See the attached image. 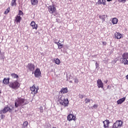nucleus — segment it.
<instances>
[{
	"label": "nucleus",
	"instance_id": "nucleus-1",
	"mask_svg": "<svg viewBox=\"0 0 128 128\" xmlns=\"http://www.w3.org/2000/svg\"><path fill=\"white\" fill-rule=\"evenodd\" d=\"M58 102L60 104H62L64 106H68L69 104L68 99H64V96H62L60 98Z\"/></svg>",
	"mask_w": 128,
	"mask_h": 128
},
{
	"label": "nucleus",
	"instance_id": "nucleus-2",
	"mask_svg": "<svg viewBox=\"0 0 128 128\" xmlns=\"http://www.w3.org/2000/svg\"><path fill=\"white\" fill-rule=\"evenodd\" d=\"M28 104V102H26V100L22 98H18L17 101V106H24L26 104Z\"/></svg>",
	"mask_w": 128,
	"mask_h": 128
},
{
	"label": "nucleus",
	"instance_id": "nucleus-3",
	"mask_svg": "<svg viewBox=\"0 0 128 128\" xmlns=\"http://www.w3.org/2000/svg\"><path fill=\"white\" fill-rule=\"evenodd\" d=\"M122 120H118L114 123L112 127V128H122Z\"/></svg>",
	"mask_w": 128,
	"mask_h": 128
},
{
	"label": "nucleus",
	"instance_id": "nucleus-4",
	"mask_svg": "<svg viewBox=\"0 0 128 128\" xmlns=\"http://www.w3.org/2000/svg\"><path fill=\"white\" fill-rule=\"evenodd\" d=\"M48 11L50 14H54L56 12V6H54V5H50L48 6Z\"/></svg>",
	"mask_w": 128,
	"mask_h": 128
},
{
	"label": "nucleus",
	"instance_id": "nucleus-5",
	"mask_svg": "<svg viewBox=\"0 0 128 128\" xmlns=\"http://www.w3.org/2000/svg\"><path fill=\"white\" fill-rule=\"evenodd\" d=\"M27 70L30 72H34L36 68V66L34 64L32 63H28L26 66Z\"/></svg>",
	"mask_w": 128,
	"mask_h": 128
},
{
	"label": "nucleus",
	"instance_id": "nucleus-6",
	"mask_svg": "<svg viewBox=\"0 0 128 128\" xmlns=\"http://www.w3.org/2000/svg\"><path fill=\"white\" fill-rule=\"evenodd\" d=\"M30 90L32 92V94H36L38 91V87H36V86L34 84L32 87L30 88Z\"/></svg>",
	"mask_w": 128,
	"mask_h": 128
},
{
	"label": "nucleus",
	"instance_id": "nucleus-7",
	"mask_svg": "<svg viewBox=\"0 0 128 128\" xmlns=\"http://www.w3.org/2000/svg\"><path fill=\"white\" fill-rule=\"evenodd\" d=\"M35 78H40L42 76V72L39 68H36L34 72Z\"/></svg>",
	"mask_w": 128,
	"mask_h": 128
},
{
	"label": "nucleus",
	"instance_id": "nucleus-8",
	"mask_svg": "<svg viewBox=\"0 0 128 128\" xmlns=\"http://www.w3.org/2000/svg\"><path fill=\"white\" fill-rule=\"evenodd\" d=\"M98 87L100 88H104V83L102 80L98 79L97 81Z\"/></svg>",
	"mask_w": 128,
	"mask_h": 128
},
{
	"label": "nucleus",
	"instance_id": "nucleus-9",
	"mask_svg": "<svg viewBox=\"0 0 128 128\" xmlns=\"http://www.w3.org/2000/svg\"><path fill=\"white\" fill-rule=\"evenodd\" d=\"M30 26H32L33 30H38V24H36L34 21H32L30 24Z\"/></svg>",
	"mask_w": 128,
	"mask_h": 128
},
{
	"label": "nucleus",
	"instance_id": "nucleus-10",
	"mask_svg": "<svg viewBox=\"0 0 128 128\" xmlns=\"http://www.w3.org/2000/svg\"><path fill=\"white\" fill-rule=\"evenodd\" d=\"M68 120L70 122V120H76V116L74 114H70L67 116Z\"/></svg>",
	"mask_w": 128,
	"mask_h": 128
},
{
	"label": "nucleus",
	"instance_id": "nucleus-11",
	"mask_svg": "<svg viewBox=\"0 0 128 128\" xmlns=\"http://www.w3.org/2000/svg\"><path fill=\"white\" fill-rule=\"evenodd\" d=\"M12 112V108L9 107H5L2 110V112Z\"/></svg>",
	"mask_w": 128,
	"mask_h": 128
},
{
	"label": "nucleus",
	"instance_id": "nucleus-12",
	"mask_svg": "<svg viewBox=\"0 0 128 128\" xmlns=\"http://www.w3.org/2000/svg\"><path fill=\"white\" fill-rule=\"evenodd\" d=\"M114 36L117 40H120V38L122 36V34L118 32H116L114 34Z\"/></svg>",
	"mask_w": 128,
	"mask_h": 128
},
{
	"label": "nucleus",
	"instance_id": "nucleus-13",
	"mask_svg": "<svg viewBox=\"0 0 128 128\" xmlns=\"http://www.w3.org/2000/svg\"><path fill=\"white\" fill-rule=\"evenodd\" d=\"M9 86L10 88H16V82H10Z\"/></svg>",
	"mask_w": 128,
	"mask_h": 128
},
{
	"label": "nucleus",
	"instance_id": "nucleus-14",
	"mask_svg": "<svg viewBox=\"0 0 128 128\" xmlns=\"http://www.w3.org/2000/svg\"><path fill=\"white\" fill-rule=\"evenodd\" d=\"M60 94H68V88H62L60 90Z\"/></svg>",
	"mask_w": 128,
	"mask_h": 128
},
{
	"label": "nucleus",
	"instance_id": "nucleus-15",
	"mask_svg": "<svg viewBox=\"0 0 128 128\" xmlns=\"http://www.w3.org/2000/svg\"><path fill=\"white\" fill-rule=\"evenodd\" d=\"M60 40H59L58 42H54V44H57V46H58V48L59 50H60L62 48H64V44H60Z\"/></svg>",
	"mask_w": 128,
	"mask_h": 128
},
{
	"label": "nucleus",
	"instance_id": "nucleus-16",
	"mask_svg": "<svg viewBox=\"0 0 128 128\" xmlns=\"http://www.w3.org/2000/svg\"><path fill=\"white\" fill-rule=\"evenodd\" d=\"M104 127V128H108V125L110 124V121L108 120L103 122Z\"/></svg>",
	"mask_w": 128,
	"mask_h": 128
},
{
	"label": "nucleus",
	"instance_id": "nucleus-17",
	"mask_svg": "<svg viewBox=\"0 0 128 128\" xmlns=\"http://www.w3.org/2000/svg\"><path fill=\"white\" fill-rule=\"evenodd\" d=\"M124 100H126V97H124L123 98L119 99L117 101V104H122V102H124Z\"/></svg>",
	"mask_w": 128,
	"mask_h": 128
},
{
	"label": "nucleus",
	"instance_id": "nucleus-18",
	"mask_svg": "<svg viewBox=\"0 0 128 128\" xmlns=\"http://www.w3.org/2000/svg\"><path fill=\"white\" fill-rule=\"evenodd\" d=\"M3 84H10V78H4L3 80Z\"/></svg>",
	"mask_w": 128,
	"mask_h": 128
},
{
	"label": "nucleus",
	"instance_id": "nucleus-19",
	"mask_svg": "<svg viewBox=\"0 0 128 128\" xmlns=\"http://www.w3.org/2000/svg\"><path fill=\"white\" fill-rule=\"evenodd\" d=\"M122 64H124L125 66L126 65V64L128 65V59L122 58Z\"/></svg>",
	"mask_w": 128,
	"mask_h": 128
},
{
	"label": "nucleus",
	"instance_id": "nucleus-20",
	"mask_svg": "<svg viewBox=\"0 0 128 128\" xmlns=\"http://www.w3.org/2000/svg\"><path fill=\"white\" fill-rule=\"evenodd\" d=\"M54 62H55L56 64H60V60L58 59V58H54Z\"/></svg>",
	"mask_w": 128,
	"mask_h": 128
},
{
	"label": "nucleus",
	"instance_id": "nucleus-21",
	"mask_svg": "<svg viewBox=\"0 0 128 128\" xmlns=\"http://www.w3.org/2000/svg\"><path fill=\"white\" fill-rule=\"evenodd\" d=\"M31 4L32 6H36L38 4V0H31Z\"/></svg>",
	"mask_w": 128,
	"mask_h": 128
},
{
	"label": "nucleus",
	"instance_id": "nucleus-22",
	"mask_svg": "<svg viewBox=\"0 0 128 128\" xmlns=\"http://www.w3.org/2000/svg\"><path fill=\"white\" fill-rule=\"evenodd\" d=\"M106 0H98V4H104V5H106Z\"/></svg>",
	"mask_w": 128,
	"mask_h": 128
},
{
	"label": "nucleus",
	"instance_id": "nucleus-23",
	"mask_svg": "<svg viewBox=\"0 0 128 128\" xmlns=\"http://www.w3.org/2000/svg\"><path fill=\"white\" fill-rule=\"evenodd\" d=\"M122 56V58L128 60V52L124 53Z\"/></svg>",
	"mask_w": 128,
	"mask_h": 128
},
{
	"label": "nucleus",
	"instance_id": "nucleus-24",
	"mask_svg": "<svg viewBox=\"0 0 128 128\" xmlns=\"http://www.w3.org/2000/svg\"><path fill=\"white\" fill-rule=\"evenodd\" d=\"M118 18H113V19L112 20V23L113 24H118Z\"/></svg>",
	"mask_w": 128,
	"mask_h": 128
},
{
	"label": "nucleus",
	"instance_id": "nucleus-25",
	"mask_svg": "<svg viewBox=\"0 0 128 128\" xmlns=\"http://www.w3.org/2000/svg\"><path fill=\"white\" fill-rule=\"evenodd\" d=\"M16 5V0H12L11 2L12 6H14Z\"/></svg>",
	"mask_w": 128,
	"mask_h": 128
},
{
	"label": "nucleus",
	"instance_id": "nucleus-26",
	"mask_svg": "<svg viewBox=\"0 0 128 128\" xmlns=\"http://www.w3.org/2000/svg\"><path fill=\"white\" fill-rule=\"evenodd\" d=\"M100 18V20H102V22H104V20H106V15H102V16H99Z\"/></svg>",
	"mask_w": 128,
	"mask_h": 128
},
{
	"label": "nucleus",
	"instance_id": "nucleus-27",
	"mask_svg": "<svg viewBox=\"0 0 128 128\" xmlns=\"http://www.w3.org/2000/svg\"><path fill=\"white\" fill-rule=\"evenodd\" d=\"M10 12V7H8V8L6 10V11L4 12V14H8Z\"/></svg>",
	"mask_w": 128,
	"mask_h": 128
},
{
	"label": "nucleus",
	"instance_id": "nucleus-28",
	"mask_svg": "<svg viewBox=\"0 0 128 128\" xmlns=\"http://www.w3.org/2000/svg\"><path fill=\"white\" fill-rule=\"evenodd\" d=\"M20 20H22V17H20V16H17L16 22H20Z\"/></svg>",
	"mask_w": 128,
	"mask_h": 128
},
{
	"label": "nucleus",
	"instance_id": "nucleus-29",
	"mask_svg": "<svg viewBox=\"0 0 128 128\" xmlns=\"http://www.w3.org/2000/svg\"><path fill=\"white\" fill-rule=\"evenodd\" d=\"M28 126V121H26L23 124V127L24 128H26Z\"/></svg>",
	"mask_w": 128,
	"mask_h": 128
},
{
	"label": "nucleus",
	"instance_id": "nucleus-30",
	"mask_svg": "<svg viewBox=\"0 0 128 128\" xmlns=\"http://www.w3.org/2000/svg\"><path fill=\"white\" fill-rule=\"evenodd\" d=\"M89 102H90V100L88 98H86L85 100V104H89Z\"/></svg>",
	"mask_w": 128,
	"mask_h": 128
},
{
	"label": "nucleus",
	"instance_id": "nucleus-31",
	"mask_svg": "<svg viewBox=\"0 0 128 128\" xmlns=\"http://www.w3.org/2000/svg\"><path fill=\"white\" fill-rule=\"evenodd\" d=\"M11 76H12V78H16V74H12Z\"/></svg>",
	"mask_w": 128,
	"mask_h": 128
},
{
	"label": "nucleus",
	"instance_id": "nucleus-32",
	"mask_svg": "<svg viewBox=\"0 0 128 128\" xmlns=\"http://www.w3.org/2000/svg\"><path fill=\"white\" fill-rule=\"evenodd\" d=\"M18 16H23L24 15V13L22 12L20 10L18 11Z\"/></svg>",
	"mask_w": 128,
	"mask_h": 128
},
{
	"label": "nucleus",
	"instance_id": "nucleus-33",
	"mask_svg": "<svg viewBox=\"0 0 128 128\" xmlns=\"http://www.w3.org/2000/svg\"><path fill=\"white\" fill-rule=\"evenodd\" d=\"M118 2H122V4H124L126 0H118Z\"/></svg>",
	"mask_w": 128,
	"mask_h": 128
},
{
	"label": "nucleus",
	"instance_id": "nucleus-34",
	"mask_svg": "<svg viewBox=\"0 0 128 128\" xmlns=\"http://www.w3.org/2000/svg\"><path fill=\"white\" fill-rule=\"evenodd\" d=\"M80 98H84V95L82 94H80L78 96Z\"/></svg>",
	"mask_w": 128,
	"mask_h": 128
},
{
	"label": "nucleus",
	"instance_id": "nucleus-35",
	"mask_svg": "<svg viewBox=\"0 0 128 128\" xmlns=\"http://www.w3.org/2000/svg\"><path fill=\"white\" fill-rule=\"evenodd\" d=\"M74 82L76 84H78V78L74 79Z\"/></svg>",
	"mask_w": 128,
	"mask_h": 128
},
{
	"label": "nucleus",
	"instance_id": "nucleus-36",
	"mask_svg": "<svg viewBox=\"0 0 128 128\" xmlns=\"http://www.w3.org/2000/svg\"><path fill=\"white\" fill-rule=\"evenodd\" d=\"M20 86V83L16 82V88H19V86Z\"/></svg>",
	"mask_w": 128,
	"mask_h": 128
},
{
	"label": "nucleus",
	"instance_id": "nucleus-37",
	"mask_svg": "<svg viewBox=\"0 0 128 128\" xmlns=\"http://www.w3.org/2000/svg\"><path fill=\"white\" fill-rule=\"evenodd\" d=\"M98 105L96 104H94V108H98Z\"/></svg>",
	"mask_w": 128,
	"mask_h": 128
},
{
	"label": "nucleus",
	"instance_id": "nucleus-38",
	"mask_svg": "<svg viewBox=\"0 0 128 128\" xmlns=\"http://www.w3.org/2000/svg\"><path fill=\"white\" fill-rule=\"evenodd\" d=\"M102 44H103V46H106V42H102Z\"/></svg>",
	"mask_w": 128,
	"mask_h": 128
},
{
	"label": "nucleus",
	"instance_id": "nucleus-39",
	"mask_svg": "<svg viewBox=\"0 0 128 128\" xmlns=\"http://www.w3.org/2000/svg\"><path fill=\"white\" fill-rule=\"evenodd\" d=\"M95 64H96V68H98V62H96Z\"/></svg>",
	"mask_w": 128,
	"mask_h": 128
},
{
	"label": "nucleus",
	"instance_id": "nucleus-40",
	"mask_svg": "<svg viewBox=\"0 0 128 128\" xmlns=\"http://www.w3.org/2000/svg\"><path fill=\"white\" fill-rule=\"evenodd\" d=\"M104 82L105 84H108V80H104Z\"/></svg>",
	"mask_w": 128,
	"mask_h": 128
},
{
	"label": "nucleus",
	"instance_id": "nucleus-41",
	"mask_svg": "<svg viewBox=\"0 0 128 128\" xmlns=\"http://www.w3.org/2000/svg\"><path fill=\"white\" fill-rule=\"evenodd\" d=\"M1 116H2V118H4V115H2V114Z\"/></svg>",
	"mask_w": 128,
	"mask_h": 128
},
{
	"label": "nucleus",
	"instance_id": "nucleus-42",
	"mask_svg": "<svg viewBox=\"0 0 128 128\" xmlns=\"http://www.w3.org/2000/svg\"><path fill=\"white\" fill-rule=\"evenodd\" d=\"M14 104H15V106H16V102H15Z\"/></svg>",
	"mask_w": 128,
	"mask_h": 128
},
{
	"label": "nucleus",
	"instance_id": "nucleus-43",
	"mask_svg": "<svg viewBox=\"0 0 128 128\" xmlns=\"http://www.w3.org/2000/svg\"><path fill=\"white\" fill-rule=\"evenodd\" d=\"M112 0H107V2H112Z\"/></svg>",
	"mask_w": 128,
	"mask_h": 128
},
{
	"label": "nucleus",
	"instance_id": "nucleus-44",
	"mask_svg": "<svg viewBox=\"0 0 128 128\" xmlns=\"http://www.w3.org/2000/svg\"><path fill=\"white\" fill-rule=\"evenodd\" d=\"M15 18H16L15 20H16V17H15Z\"/></svg>",
	"mask_w": 128,
	"mask_h": 128
},
{
	"label": "nucleus",
	"instance_id": "nucleus-45",
	"mask_svg": "<svg viewBox=\"0 0 128 128\" xmlns=\"http://www.w3.org/2000/svg\"><path fill=\"white\" fill-rule=\"evenodd\" d=\"M16 78H18V76L17 75L16 76Z\"/></svg>",
	"mask_w": 128,
	"mask_h": 128
},
{
	"label": "nucleus",
	"instance_id": "nucleus-46",
	"mask_svg": "<svg viewBox=\"0 0 128 128\" xmlns=\"http://www.w3.org/2000/svg\"><path fill=\"white\" fill-rule=\"evenodd\" d=\"M2 92H0V94H1Z\"/></svg>",
	"mask_w": 128,
	"mask_h": 128
},
{
	"label": "nucleus",
	"instance_id": "nucleus-47",
	"mask_svg": "<svg viewBox=\"0 0 128 128\" xmlns=\"http://www.w3.org/2000/svg\"><path fill=\"white\" fill-rule=\"evenodd\" d=\"M40 112H42V110H41Z\"/></svg>",
	"mask_w": 128,
	"mask_h": 128
}]
</instances>
